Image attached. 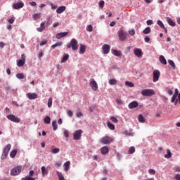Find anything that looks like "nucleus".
Masks as SVG:
<instances>
[{
    "label": "nucleus",
    "instance_id": "a211bd4d",
    "mask_svg": "<svg viewBox=\"0 0 180 180\" xmlns=\"http://www.w3.org/2000/svg\"><path fill=\"white\" fill-rule=\"evenodd\" d=\"M101 153L103 155L108 154L109 153V148L108 146H104L101 148Z\"/></svg>",
    "mask_w": 180,
    "mask_h": 180
},
{
    "label": "nucleus",
    "instance_id": "2eb2a0df",
    "mask_svg": "<svg viewBox=\"0 0 180 180\" xmlns=\"http://www.w3.org/2000/svg\"><path fill=\"white\" fill-rule=\"evenodd\" d=\"M137 106H139V102L137 101H132L128 105L129 109H134V108H137Z\"/></svg>",
    "mask_w": 180,
    "mask_h": 180
},
{
    "label": "nucleus",
    "instance_id": "412c9836",
    "mask_svg": "<svg viewBox=\"0 0 180 180\" xmlns=\"http://www.w3.org/2000/svg\"><path fill=\"white\" fill-rule=\"evenodd\" d=\"M86 50V46L84 44H80L79 46V53L80 54H84Z\"/></svg>",
    "mask_w": 180,
    "mask_h": 180
},
{
    "label": "nucleus",
    "instance_id": "c756f323",
    "mask_svg": "<svg viewBox=\"0 0 180 180\" xmlns=\"http://www.w3.org/2000/svg\"><path fill=\"white\" fill-rule=\"evenodd\" d=\"M32 18L34 20H37V19H40V18H41V13H34L32 15Z\"/></svg>",
    "mask_w": 180,
    "mask_h": 180
},
{
    "label": "nucleus",
    "instance_id": "f8f14e48",
    "mask_svg": "<svg viewBox=\"0 0 180 180\" xmlns=\"http://www.w3.org/2000/svg\"><path fill=\"white\" fill-rule=\"evenodd\" d=\"M27 98L28 99H30L31 101H33L34 99H37L39 96H37V94L36 93H27L26 94Z\"/></svg>",
    "mask_w": 180,
    "mask_h": 180
},
{
    "label": "nucleus",
    "instance_id": "7c9ffc66",
    "mask_svg": "<svg viewBox=\"0 0 180 180\" xmlns=\"http://www.w3.org/2000/svg\"><path fill=\"white\" fill-rule=\"evenodd\" d=\"M16 154H18V150H13L10 153L11 158H15V157H16Z\"/></svg>",
    "mask_w": 180,
    "mask_h": 180
},
{
    "label": "nucleus",
    "instance_id": "5701e85b",
    "mask_svg": "<svg viewBox=\"0 0 180 180\" xmlns=\"http://www.w3.org/2000/svg\"><path fill=\"white\" fill-rule=\"evenodd\" d=\"M70 164H71L70 161H67L64 163L63 166H64V170L65 171V172H67L68 169H70Z\"/></svg>",
    "mask_w": 180,
    "mask_h": 180
},
{
    "label": "nucleus",
    "instance_id": "39448f33",
    "mask_svg": "<svg viewBox=\"0 0 180 180\" xmlns=\"http://www.w3.org/2000/svg\"><path fill=\"white\" fill-rule=\"evenodd\" d=\"M118 37L120 41H124V40H127V32H124V30H120L118 31Z\"/></svg>",
    "mask_w": 180,
    "mask_h": 180
},
{
    "label": "nucleus",
    "instance_id": "ea45409f",
    "mask_svg": "<svg viewBox=\"0 0 180 180\" xmlns=\"http://www.w3.org/2000/svg\"><path fill=\"white\" fill-rule=\"evenodd\" d=\"M63 45V42H58L51 46V49H56V47H60V46Z\"/></svg>",
    "mask_w": 180,
    "mask_h": 180
},
{
    "label": "nucleus",
    "instance_id": "f257e3e1",
    "mask_svg": "<svg viewBox=\"0 0 180 180\" xmlns=\"http://www.w3.org/2000/svg\"><path fill=\"white\" fill-rule=\"evenodd\" d=\"M11 148H12V146L11 144H8L6 146L4 147L2 155L1 156V160H6L8 155L9 154V151H11Z\"/></svg>",
    "mask_w": 180,
    "mask_h": 180
},
{
    "label": "nucleus",
    "instance_id": "c85d7f7f",
    "mask_svg": "<svg viewBox=\"0 0 180 180\" xmlns=\"http://www.w3.org/2000/svg\"><path fill=\"white\" fill-rule=\"evenodd\" d=\"M68 58H70V55L65 53L61 60V63H65V61H67Z\"/></svg>",
    "mask_w": 180,
    "mask_h": 180
},
{
    "label": "nucleus",
    "instance_id": "09e8293b",
    "mask_svg": "<svg viewBox=\"0 0 180 180\" xmlns=\"http://www.w3.org/2000/svg\"><path fill=\"white\" fill-rule=\"evenodd\" d=\"M63 134L65 137H66V139H68L70 137V132L67 129L64 131Z\"/></svg>",
    "mask_w": 180,
    "mask_h": 180
},
{
    "label": "nucleus",
    "instance_id": "f704fd0d",
    "mask_svg": "<svg viewBox=\"0 0 180 180\" xmlns=\"http://www.w3.org/2000/svg\"><path fill=\"white\" fill-rule=\"evenodd\" d=\"M44 122L46 124H50V122H51V119L50 118V117L46 116V117H45V118L44 120Z\"/></svg>",
    "mask_w": 180,
    "mask_h": 180
},
{
    "label": "nucleus",
    "instance_id": "423d86ee",
    "mask_svg": "<svg viewBox=\"0 0 180 180\" xmlns=\"http://www.w3.org/2000/svg\"><path fill=\"white\" fill-rule=\"evenodd\" d=\"M25 63H26V55H25V53H22L21 55V59L17 61V65L18 67H23Z\"/></svg>",
    "mask_w": 180,
    "mask_h": 180
},
{
    "label": "nucleus",
    "instance_id": "052dcab7",
    "mask_svg": "<svg viewBox=\"0 0 180 180\" xmlns=\"http://www.w3.org/2000/svg\"><path fill=\"white\" fill-rule=\"evenodd\" d=\"M92 30H93V27H92V25H88L87 28H86V30L88 32H92Z\"/></svg>",
    "mask_w": 180,
    "mask_h": 180
},
{
    "label": "nucleus",
    "instance_id": "de8ad7c7",
    "mask_svg": "<svg viewBox=\"0 0 180 180\" xmlns=\"http://www.w3.org/2000/svg\"><path fill=\"white\" fill-rule=\"evenodd\" d=\"M168 63L169 64V65H171V67H172V68H174V70H175V63H174V60H168Z\"/></svg>",
    "mask_w": 180,
    "mask_h": 180
},
{
    "label": "nucleus",
    "instance_id": "72a5a7b5",
    "mask_svg": "<svg viewBox=\"0 0 180 180\" xmlns=\"http://www.w3.org/2000/svg\"><path fill=\"white\" fill-rule=\"evenodd\" d=\"M143 33L144 34H148L151 33V28L150 27H147L143 31Z\"/></svg>",
    "mask_w": 180,
    "mask_h": 180
},
{
    "label": "nucleus",
    "instance_id": "a18cd8bd",
    "mask_svg": "<svg viewBox=\"0 0 180 180\" xmlns=\"http://www.w3.org/2000/svg\"><path fill=\"white\" fill-rule=\"evenodd\" d=\"M125 85H127V86H129L130 88H133V86H134V84H133L131 82H125Z\"/></svg>",
    "mask_w": 180,
    "mask_h": 180
},
{
    "label": "nucleus",
    "instance_id": "4d7b16f0",
    "mask_svg": "<svg viewBox=\"0 0 180 180\" xmlns=\"http://www.w3.org/2000/svg\"><path fill=\"white\" fill-rule=\"evenodd\" d=\"M178 98H179V100L178 99H175L174 105H177L178 102L180 104V93L178 95Z\"/></svg>",
    "mask_w": 180,
    "mask_h": 180
},
{
    "label": "nucleus",
    "instance_id": "b1692460",
    "mask_svg": "<svg viewBox=\"0 0 180 180\" xmlns=\"http://www.w3.org/2000/svg\"><path fill=\"white\" fill-rule=\"evenodd\" d=\"M37 30L40 32H44V30H46V26H44V22H41L40 24V27L37 28Z\"/></svg>",
    "mask_w": 180,
    "mask_h": 180
},
{
    "label": "nucleus",
    "instance_id": "2f4dec72",
    "mask_svg": "<svg viewBox=\"0 0 180 180\" xmlns=\"http://www.w3.org/2000/svg\"><path fill=\"white\" fill-rule=\"evenodd\" d=\"M167 23H169L170 26H173V27L175 26V22H174L172 19L167 18Z\"/></svg>",
    "mask_w": 180,
    "mask_h": 180
},
{
    "label": "nucleus",
    "instance_id": "7ed1b4c3",
    "mask_svg": "<svg viewBox=\"0 0 180 180\" xmlns=\"http://www.w3.org/2000/svg\"><path fill=\"white\" fill-rule=\"evenodd\" d=\"M142 96H153L155 95V91L151 89H143L141 91Z\"/></svg>",
    "mask_w": 180,
    "mask_h": 180
},
{
    "label": "nucleus",
    "instance_id": "13d9d810",
    "mask_svg": "<svg viewBox=\"0 0 180 180\" xmlns=\"http://www.w3.org/2000/svg\"><path fill=\"white\" fill-rule=\"evenodd\" d=\"M115 102L117 103V105H123V101L120 99H116Z\"/></svg>",
    "mask_w": 180,
    "mask_h": 180
},
{
    "label": "nucleus",
    "instance_id": "bf43d9fd",
    "mask_svg": "<svg viewBox=\"0 0 180 180\" xmlns=\"http://www.w3.org/2000/svg\"><path fill=\"white\" fill-rule=\"evenodd\" d=\"M13 22H15V17L11 18V19L8 20V22L11 25H13Z\"/></svg>",
    "mask_w": 180,
    "mask_h": 180
},
{
    "label": "nucleus",
    "instance_id": "8fccbe9b",
    "mask_svg": "<svg viewBox=\"0 0 180 180\" xmlns=\"http://www.w3.org/2000/svg\"><path fill=\"white\" fill-rule=\"evenodd\" d=\"M52 105H53V98H49V99L48 101V107L49 108H51Z\"/></svg>",
    "mask_w": 180,
    "mask_h": 180
},
{
    "label": "nucleus",
    "instance_id": "5fc2aeb1",
    "mask_svg": "<svg viewBox=\"0 0 180 180\" xmlns=\"http://www.w3.org/2000/svg\"><path fill=\"white\" fill-rule=\"evenodd\" d=\"M174 172H180V167L179 166H176L173 168Z\"/></svg>",
    "mask_w": 180,
    "mask_h": 180
},
{
    "label": "nucleus",
    "instance_id": "37998d69",
    "mask_svg": "<svg viewBox=\"0 0 180 180\" xmlns=\"http://www.w3.org/2000/svg\"><path fill=\"white\" fill-rule=\"evenodd\" d=\"M52 127H53V129L54 131L57 130L58 127H57V121H53L52 122Z\"/></svg>",
    "mask_w": 180,
    "mask_h": 180
},
{
    "label": "nucleus",
    "instance_id": "1a4fd4ad",
    "mask_svg": "<svg viewBox=\"0 0 180 180\" xmlns=\"http://www.w3.org/2000/svg\"><path fill=\"white\" fill-rule=\"evenodd\" d=\"M112 141H113V139L109 136H104L101 139V143H103V144H110Z\"/></svg>",
    "mask_w": 180,
    "mask_h": 180
},
{
    "label": "nucleus",
    "instance_id": "6e6d98bb",
    "mask_svg": "<svg viewBox=\"0 0 180 180\" xmlns=\"http://www.w3.org/2000/svg\"><path fill=\"white\" fill-rule=\"evenodd\" d=\"M110 120L112 121L113 123H117L118 122L117 118L115 117H110Z\"/></svg>",
    "mask_w": 180,
    "mask_h": 180
},
{
    "label": "nucleus",
    "instance_id": "6e6552de",
    "mask_svg": "<svg viewBox=\"0 0 180 180\" xmlns=\"http://www.w3.org/2000/svg\"><path fill=\"white\" fill-rule=\"evenodd\" d=\"M81 136H82V130H77L73 133V139L79 140L81 139Z\"/></svg>",
    "mask_w": 180,
    "mask_h": 180
},
{
    "label": "nucleus",
    "instance_id": "bb28decb",
    "mask_svg": "<svg viewBox=\"0 0 180 180\" xmlns=\"http://www.w3.org/2000/svg\"><path fill=\"white\" fill-rule=\"evenodd\" d=\"M112 54L114 56H116L117 57H120V56H122V52H120V51L113 49L112 50Z\"/></svg>",
    "mask_w": 180,
    "mask_h": 180
},
{
    "label": "nucleus",
    "instance_id": "603ef678",
    "mask_svg": "<svg viewBox=\"0 0 180 180\" xmlns=\"http://www.w3.org/2000/svg\"><path fill=\"white\" fill-rule=\"evenodd\" d=\"M148 174H150V175H155V170L153 169H150L148 170Z\"/></svg>",
    "mask_w": 180,
    "mask_h": 180
},
{
    "label": "nucleus",
    "instance_id": "49530a36",
    "mask_svg": "<svg viewBox=\"0 0 180 180\" xmlns=\"http://www.w3.org/2000/svg\"><path fill=\"white\" fill-rule=\"evenodd\" d=\"M21 180H35V179H34V178H33L30 176H27L25 177L22 178Z\"/></svg>",
    "mask_w": 180,
    "mask_h": 180
},
{
    "label": "nucleus",
    "instance_id": "a19ab883",
    "mask_svg": "<svg viewBox=\"0 0 180 180\" xmlns=\"http://www.w3.org/2000/svg\"><path fill=\"white\" fill-rule=\"evenodd\" d=\"M157 23H158V26H160V27H161V29H165V26H164V23H162V21L158 20Z\"/></svg>",
    "mask_w": 180,
    "mask_h": 180
},
{
    "label": "nucleus",
    "instance_id": "4c0bfd02",
    "mask_svg": "<svg viewBox=\"0 0 180 180\" xmlns=\"http://www.w3.org/2000/svg\"><path fill=\"white\" fill-rule=\"evenodd\" d=\"M16 77L18 79H25V75H23V73H18L16 75Z\"/></svg>",
    "mask_w": 180,
    "mask_h": 180
},
{
    "label": "nucleus",
    "instance_id": "e2e57ef3",
    "mask_svg": "<svg viewBox=\"0 0 180 180\" xmlns=\"http://www.w3.org/2000/svg\"><path fill=\"white\" fill-rule=\"evenodd\" d=\"M124 133L126 136H133V134H131V132H129V131H124Z\"/></svg>",
    "mask_w": 180,
    "mask_h": 180
},
{
    "label": "nucleus",
    "instance_id": "ddd939ff",
    "mask_svg": "<svg viewBox=\"0 0 180 180\" xmlns=\"http://www.w3.org/2000/svg\"><path fill=\"white\" fill-rule=\"evenodd\" d=\"M102 50H103V54H108L109 51H110V46L108 44H104L102 46Z\"/></svg>",
    "mask_w": 180,
    "mask_h": 180
},
{
    "label": "nucleus",
    "instance_id": "f3484780",
    "mask_svg": "<svg viewBox=\"0 0 180 180\" xmlns=\"http://www.w3.org/2000/svg\"><path fill=\"white\" fill-rule=\"evenodd\" d=\"M68 34V32H60L56 34V39L60 40V39H63V37H65Z\"/></svg>",
    "mask_w": 180,
    "mask_h": 180
},
{
    "label": "nucleus",
    "instance_id": "9d476101",
    "mask_svg": "<svg viewBox=\"0 0 180 180\" xmlns=\"http://www.w3.org/2000/svg\"><path fill=\"white\" fill-rule=\"evenodd\" d=\"M89 85L93 91H98V83H96L95 79H91Z\"/></svg>",
    "mask_w": 180,
    "mask_h": 180
},
{
    "label": "nucleus",
    "instance_id": "79ce46f5",
    "mask_svg": "<svg viewBox=\"0 0 180 180\" xmlns=\"http://www.w3.org/2000/svg\"><path fill=\"white\" fill-rule=\"evenodd\" d=\"M98 5L100 9H103V6H105V1L103 0L100 1Z\"/></svg>",
    "mask_w": 180,
    "mask_h": 180
},
{
    "label": "nucleus",
    "instance_id": "cd10ccee",
    "mask_svg": "<svg viewBox=\"0 0 180 180\" xmlns=\"http://www.w3.org/2000/svg\"><path fill=\"white\" fill-rule=\"evenodd\" d=\"M172 157V153H171V150L169 149L167 150V154L165 155V158L169 159Z\"/></svg>",
    "mask_w": 180,
    "mask_h": 180
},
{
    "label": "nucleus",
    "instance_id": "774afa93",
    "mask_svg": "<svg viewBox=\"0 0 180 180\" xmlns=\"http://www.w3.org/2000/svg\"><path fill=\"white\" fill-rule=\"evenodd\" d=\"M59 25H60V23H58V22H54L53 24V27H58Z\"/></svg>",
    "mask_w": 180,
    "mask_h": 180
},
{
    "label": "nucleus",
    "instance_id": "0e129e2a",
    "mask_svg": "<svg viewBox=\"0 0 180 180\" xmlns=\"http://www.w3.org/2000/svg\"><path fill=\"white\" fill-rule=\"evenodd\" d=\"M167 94H169V95H172V94H174V91H172L171 90V89H167Z\"/></svg>",
    "mask_w": 180,
    "mask_h": 180
},
{
    "label": "nucleus",
    "instance_id": "4be33fe9",
    "mask_svg": "<svg viewBox=\"0 0 180 180\" xmlns=\"http://www.w3.org/2000/svg\"><path fill=\"white\" fill-rule=\"evenodd\" d=\"M41 174H42L43 176H46V175L49 174V170H47L46 169V167L42 166L41 168Z\"/></svg>",
    "mask_w": 180,
    "mask_h": 180
},
{
    "label": "nucleus",
    "instance_id": "58836bf2",
    "mask_svg": "<svg viewBox=\"0 0 180 180\" xmlns=\"http://www.w3.org/2000/svg\"><path fill=\"white\" fill-rule=\"evenodd\" d=\"M51 154H58L60 153V148H54L51 150Z\"/></svg>",
    "mask_w": 180,
    "mask_h": 180
},
{
    "label": "nucleus",
    "instance_id": "c9c22d12",
    "mask_svg": "<svg viewBox=\"0 0 180 180\" xmlns=\"http://www.w3.org/2000/svg\"><path fill=\"white\" fill-rule=\"evenodd\" d=\"M107 126L110 129V130H115V124H112L110 122L107 123Z\"/></svg>",
    "mask_w": 180,
    "mask_h": 180
},
{
    "label": "nucleus",
    "instance_id": "9b49d317",
    "mask_svg": "<svg viewBox=\"0 0 180 180\" xmlns=\"http://www.w3.org/2000/svg\"><path fill=\"white\" fill-rule=\"evenodd\" d=\"M153 82H157V81H158V79H160V73L158 70H155L153 71Z\"/></svg>",
    "mask_w": 180,
    "mask_h": 180
},
{
    "label": "nucleus",
    "instance_id": "4468645a",
    "mask_svg": "<svg viewBox=\"0 0 180 180\" xmlns=\"http://www.w3.org/2000/svg\"><path fill=\"white\" fill-rule=\"evenodd\" d=\"M23 6H25V4H23V2L22 1L14 4L13 5V9H20V8H23Z\"/></svg>",
    "mask_w": 180,
    "mask_h": 180
},
{
    "label": "nucleus",
    "instance_id": "f03ea898",
    "mask_svg": "<svg viewBox=\"0 0 180 180\" xmlns=\"http://www.w3.org/2000/svg\"><path fill=\"white\" fill-rule=\"evenodd\" d=\"M68 49H72V50H78V41L75 39H72L70 43L67 45Z\"/></svg>",
    "mask_w": 180,
    "mask_h": 180
},
{
    "label": "nucleus",
    "instance_id": "a878e982",
    "mask_svg": "<svg viewBox=\"0 0 180 180\" xmlns=\"http://www.w3.org/2000/svg\"><path fill=\"white\" fill-rule=\"evenodd\" d=\"M138 120L140 123H146V120L144 119V117L141 114L139 115Z\"/></svg>",
    "mask_w": 180,
    "mask_h": 180
},
{
    "label": "nucleus",
    "instance_id": "e433bc0d",
    "mask_svg": "<svg viewBox=\"0 0 180 180\" xmlns=\"http://www.w3.org/2000/svg\"><path fill=\"white\" fill-rule=\"evenodd\" d=\"M57 175L59 180H65V178H64V176H63V174H61V172H57Z\"/></svg>",
    "mask_w": 180,
    "mask_h": 180
},
{
    "label": "nucleus",
    "instance_id": "20e7f679",
    "mask_svg": "<svg viewBox=\"0 0 180 180\" xmlns=\"http://www.w3.org/2000/svg\"><path fill=\"white\" fill-rule=\"evenodd\" d=\"M22 169H23V167L17 166L11 171V175L12 176H16V175H19L22 172Z\"/></svg>",
    "mask_w": 180,
    "mask_h": 180
},
{
    "label": "nucleus",
    "instance_id": "6ab92c4d",
    "mask_svg": "<svg viewBox=\"0 0 180 180\" xmlns=\"http://www.w3.org/2000/svg\"><path fill=\"white\" fill-rule=\"evenodd\" d=\"M178 95H179V91H178V89H176L175 92L172 98V101H171L172 103H174V102H175V99H176V97L178 96Z\"/></svg>",
    "mask_w": 180,
    "mask_h": 180
},
{
    "label": "nucleus",
    "instance_id": "aec40b11",
    "mask_svg": "<svg viewBox=\"0 0 180 180\" xmlns=\"http://www.w3.org/2000/svg\"><path fill=\"white\" fill-rule=\"evenodd\" d=\"M65 9H67V7L65 6H60L56 9V13H63V12H65Z\"/></svg>",
    "mask_w": 180,
    "mask_h": 180
},
{
    "label": "nucleus",
    "instance_id": "69168bd1",
    "mask_svg": "<svg viewBox=\"0 0 180 180\" xmlns=\"http://www.w3.org/2000/svg\"><path fill=\"white\" fill-rule=\"evenodd\" d=\"M147 25L150 26V25H153V20H148L147 22H146Z\"/></svg>",
    "mask_w": 180,
    "mask_h": 180
},
{
    "label": "nucleus",
    "instance_id": "864d4df0",
    "mask_svg": "<svg viewBox=\"0 0 180 180\" xmlns=\"http://www.w3.org/2000/svg\"><path fill=\"white\" fill-rule=\"evenodd\" d=\"M129 34L131 36H134V34H136V31L134 30V29H131L129 31Z\"/></svg>",
    "mask_w": 180,
    "mask_h": 180
},
{
    "label": "nucleus",
    "instance_id": "393cba45",
    "mask_svg": "<svg viewBox=\"0 0 180 180\" xmlns=\"http://www.w3.org/2000/svg\"><path fill=\"white\" fill-rule=\"evenodd\" d=\"M159 60L162 64L167 65V60L165 59V57H164V56H160Z\"/></svg>",
    "mask_w": 180,
    "mask_h": 180
},
{
    "label": "nucleus",
    "instance_id": "3c124183",
    "mask_svg": "<svg viewBox=\"0 0 180 180\" xmlns=\"http://www.w3.org/2000/svg\"><path fill=\"white\" fill-rule=\"evenodd\" d=\"M49 5L53 11H56V9H57V6L54 5L53 3H49Z\"/></svg>",
    "mask_w": 180,
    "mask_h": 180
},
{
    "label": "nucleus",
    "instance_id": "c03bdc74",
    "mask_svg": "<svg viewBox=\"0 0 180 180\" xmlns=\"http://www.w3.org/2000/svg\"><path fill=\"white\" fill-rule=\"evenodd\" d=\"M135 151H136V148H134V146H131L129 149L128 153H129V154H133Z\"/></svg>",
    "mask_w": 180,
    "mask_h": 180
},
{
    "label": "nucleus",
    "instance_id": "338daca9",
    "mask_svg": "<svg viewBox=\"0 0 180 180\" xmlns=\"http://www.w3.org/2000/svg\"><path fill=\"white\" fill-rule=\"evenodd\" d=\"M175 179H176V180H180V174H177L175 176Z\"/></svg>",
    "mask_w": 180,
    "mask_h": 180
},
{
    "label": "nucleus",
    "instance_id": "473e14b6",
    "mask_svg": "<svg viewBox=\"0 0 180 180\" xmlns=\"http://www.w3.org/2000/svg\"><path fill=\"white\" fill-rule=\"evenodd\" d=\"M110 85H116L117 80L116 79H111L108 81Z\"/></svg>",
    "mask_w": 180,
    "mask_h": 180
},
{
    "label": "nucleus",
    "instance_id": "680f3d73",
    "mask_svg": "<svg viewBox=\"0 0 180 180\" xmlns=\"http://www.w3.org/2000/svg\"><path fill=\"white\" fill-rule=\"evenodd\" d=\"M34 175V171L30 170L28 176H33Z\"/></svg>",
    "mask_w": 180,
    "mask_h": 180
},
{
    "label": "nucleus",
    "instance_id": "0eeeda50",
    "mask_svg": "<svg viewBox=\"0 0 180 180\" xmlns=\"http://www.w3.org/2000/svg\"><path fill=\"white\" fill-rule=\"evenodd\" d=\"M7 119L11 122H13L14 123H20V119L13 115H7Z\"/></svg>",
    "mask_w": 180,
    "mask_h": 180
},
{
    "label": "nucleus",
    "instance_id": "dca6fc26",
    "mask_svg": "<svg viewBox=\"0 0 180 180\" xmlns=\"http://www.w3.org/2000/svg\"><path fill=\"white\" fill-rule=\"evenodd\" d=\"M134 53L136 57H141L143 56V51L140 49H135Z\"/></svg>",
    "mask_w": 180,
    "mask_h": 180
}]
</instances>
